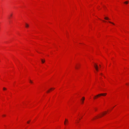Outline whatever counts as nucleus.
Instances as JSON below:
<instances>
[{
  "mask_svg": "<svg viewBox=\"0 0 129 129\" xmlns=\"http://www.w3.org/2000/svg\"><path fill=\"white\" fill-rule=\"evenodd\" d=\"M109 111L110 110H108L107 111H105L102 113L100 114L99 115H98V116H95L93 119H96L102 117L106 114L107 113V112H109Z\"/></svg>",
  "mask_w": 129,
  "mask_h": 129,
  "instance_id": "nucleus-1",
  "label": "nucleus"
},
{
  "mask_svg": "<svg viewBox=\"0 0 129 129\" xmlns=\"http://www.w3.org/2000/svg\"><path fill=\"white\" fill-rule=\"evenodd\" d=\"M126 85H128V84H127V83H126Z\"/></svg>",
  "mask_w": 129,
  "mask_h": 129,
  "instance_id": "nucleus-20",
  "label": "nucleus"
},
{
  "mask_svg": "<svg viewBox=\"0 0 129 129\" xmlns=\"http://www.w3.org/2000/svg\"><path fill=\"white\" fill-rule=\"evenodd\" d=\"M108 22H109L110 23H111V24H112L113 25H115V24H114V23L113 22H111V21H109Z\"/></svg>",
  "mask_w": 129,
  "mask_h": 129,
  "instance_id": "nucleus-12",
  "label": "nucleus"
},
{
  "mask_svg": "<svg viewBox=\"0 0 129 129\" xmlns=\"http://www.w3.org/2000/svg\"><path fill=\"white\" fill-rule=\"evenodd\" d=\"M94 67L96 70V71L98 72L99 71V69L100 68V65L98 67V66L95 63H94Z\"/></svg>",
  "mask_w": 129,
  "mask_h": 129,
  "instance_id": "nucleus-3",
  "label": "nucleus"
},
{
  "mask_svg": "<svg viewBox=\"0 0 129 129\" xmlns=\"http://www.w3.org/2000/svg\"><path fill=\"white\" fill-rule=\"evenodd\" d=\"M54 89V88H52L50 89L49 90H48L47 91V93H49L50 92L52 91Z\"/></svg>",
  "mask_w": 129,
  "mask_h": 129,
  "instance_id": "nucleus-6",
  "label": "nucleus"
},
{
  "mask_svg": "<svg viewBox=\"0 0 129 129\" xmlns=\"http://www.w3.org/2000/svg\"><path fill=\"white\" fill-rule=\"evenodd\" d=\"M76 69H77V67H76Z\"/></svg>",
  "mask_w": 129,
  "mask_h": 129,
  "instance_id": "nucleus-26",
  "label": "nucleus"
},
{
  "mask_svg": "<svg viewBox=\"0 0 129 129\" xmlns=\"http://www.w3.org/2000/svg\"><path fill=\"white\" fill-rule=\"evenodd\" d=\"M114 108V107H113L112 108V109H113Z\"/></svg>",
  "mask_w": 129,
  "mask_h": 129,
  "instance_id": "nucleus-25",
  "label": "nucleus"
},
{
  "mask_svg": "<svg viewBox=\"0 0 129 129\" xmlns=\"http://www.w3.org/2000/svg\"><path fill=\"white\" fill-rule=\"evenodd\" d=\"M114 108V107H113L112 108V109H113Z\"/></svg>",
  "mask_w": 129,
  "mask_h": 129,
  "instance_id": "nucleus-24",
  "label": "nucleus"
},
{
  "mask_svg": "<svg viewBox=\"0 0 129 129\" xmlns=\"http://www.w3.org/2000/svg\"><path fill=\"white\" fill-rule=\"evenodd\" d=\"M68 123V121L67 119H66L64 122V124L65 125H67Z\"/></svg>",
  "mask_w": 129,
  "mask_h": 129,
  "instance_id": "nucleus-5",
  "label": "nucleus"
},
{
  "mask_svg": "<svg viewBox=\"0 0 129 129\" xmlns=\"http://www.w3.org/2000/svg\"><path fill=\"white\" fill-rule=\"evenodd\" d=\"M80 119H81L80 118H79L77 120H76L75 121V124H77V123H79V120Z\"/></svg>",
  "mask_w": 129,
  "mask_h": 129,
  "instance_id": "nucleus-8",
  "label": "nucleus"
},
{
  "mask_svg": "<svg viewBox=\"0 0 129 129\" xmlns=\"http://www.w3.org/2000/svg\"><path fill=\"white\" fill-rule=\"evenodd\" d=\"M128 1H127L124 2V3L125 4H127L128 3Z\"/></svg>",
  "mask_w": 129,
  "mask_h": 129,
  "instance_id": "nucleus-11",
  "label": "nucleus"
},
{
  "mask_svg": "<svg viewBox=\"0 0 129 129\" xmlns=\"http://www.w3.org/2000/svg\"><path fill=\"white\" fill-rule=\"evenodd\" d=\"M6 90V88L5 87H4L3 88V90L4 91Z\"/></svg>",
  "mask_w": 129,
  "mask_h": 129,
  "instance_id": "nucleus-15",
  "label": "nucleus"
},
{
  "mask_svg": "<svg viewBox=\"0 0 129 129\" xmlns=\"http://www.w3.org/2000/svg\"><path fill=\"white\" fill-rule=\"evenodd\" d=\"M112 109H112L111 110H112Z\"/></svg>",
  "mask_w": 129,
  "mask_h": 129,
  "instance_id": "nucleus-27",
  "label": "nucleus"
},
{
  "mask_svg": "<svg viewBox=\"0 0 129 129\" xmlns=\"http://www.w3.org/2000/svg\"><path fill=\"white\" fill-rule=\"evenodd\" d=\"M114 108V107H113L112 108V109H113Z\"/></svg>",
  "mask_w": 129,
  "mask_h": 129,
  "instance_id": "nucleus-21",
  "label": "nucleus"
},
{
  "mask_svg": "<svg viewBox=\"0 0 129 129\" xmlns=\"http://www.w3.org/2000/svg\"><path fill=\"white\" fill-rule=\"evenodd\" d=\"M114 108V107H113L112 108V109H113Z\"/></svg>",
  "mask_w": 129,
  "mask_h": 129,
  "instance_id": "nucleus-23",
  "label": "nucleus"
},
{
  "mask_svg": "<svg viewBox=\"0 0 129 129\" xmlns=\"http://www.w3.org/2000/svg\"><path fill=\"white\" fill-rule=\"evenodd\" d=\"M25 27L26 28H28L29 27V25L27 23H26L25 24Z\"/></svg>",
  "mask_w": 129,
  "mask_h": 129,
  "instance_id": "nucleus-9",
  "label": "nucleus"
},
{
  "mask_svg": "<svg viewBox=\"0 0 129 129\" xmlns=\"http://www.w3.org/2000/svg\"><path fill=\"white\" fill-rule=\"evenodd\" d=\"M29 83L31 84H32L33 83V81L31 80H29Z\"/></svg>",
  "mask_w": 129,
  "mask_h": 129,
  "instance_id": "nucleus-14",
  "label": "nucleus"
},
{
  "mask_svg": "<svg viewBox=\"0 0 129 129\" xmlns=\"http://www.w3.org/2000/svg\"><path fill=\"white\" fill-rule=\"evenodd\" d=\"M100 78H101V76H103V75L102 74V73H101V74L100 75Z\"/></svg>",
  "mask_w": 129,
  "mask_h": 129,
  "instance_id": "nucleus-16",
  "label": "nucleus"
},
{
  "mask_svg": "<svg viewBox=\"0 0 129 129\" xmlns=\"http://www.w3.org/2000/svg\"><path fill=\"white\" fill-rule=\"evenodd\" d=\"M41 61L43 63H44L45 62V60L43 59H42Z\"/></svg>",
  "mask_w": 129,
  "mask_h": 129,
  "instance_id": "nucleus-13",
  "label": "nucleus"
},
{
  "mask_svg": "<svg viewBox=\"0 0 129 129\" xmlns=\"http://www.w3.org/2000/svg\"><path fill=\"white\" fill-rule=\"evenodd\" d=\"M114 108V107H113L112 108V109H113Z\"/></svg>",
  "mask_w": 129,
  "mask_h": 129,
  "instance_id": "nucleus-22",
  "label": "nucleus"
},
{
  "mask_svg": "<svg viewBox=\"0 0 129 129\" xmlns=\"http://www.w3.org/2000/svg\"><path fill=\"white\" fill-rule=\"evenodd\" d=\"M107 95L106 93H102L96 95L93 98V99L95 100L97 99L98 98L100 97L101 96H105Z\"/></svg>",
  "mask_w": 129,
  "mask_h": 129,
  "instance_id": "nucleus-2",
  "label": "nucleus"
},
{
  "mask_svg": "<svg viewBox=\"0 0 129 129\" xmlns=\"http://www.w3.org/2000/svg\"><path fill=\"white\" fill-rule=\"evenodd\" d=\"M85 100V98L84 97H83L81 99L80 101V103L81 104H83L84 103V101Z\"/></svg>",
  "mask_w": 129,
  "mask_h": 129,
  "instance_id": "nucleus-4",
  "label": "nucleus"
},
{
  "mask_svg": "<svg viewBox=\"0 0 129 129\" xmlns=\"http://www.w3.org/2000/svg\"><path fill=\"white\" fill-rule=\"evenodd\" d=\"M13 15V13H12L10 14L9 16V18L10 19L12 18Z\"/></svg>",
  "mask_w": 129,
  "mask_h": 129,
  "instance_id": "nucleus-7",
  "label": "nucleus"
},
{
  "mask_svg": "<svg viewBox=\"0 0 129 129\" xmlns=\"http://www.w3.org/2000/svg\"><path fill=\"white\" fill-rule=\"evenodd\" d=\"M102 21H103V22H107V21H105V20H102Z\"/></svg>",
  "mask_w": 129,
  "mask_h": 129,
  "instance_id": "nucleus-18",
  "label": "nucleus"
},
{
  "mask_svg": "<svg viewBox=\"0 0 129 129\" xmlns=\"http://www.w3.org/2000/svg\"><path fill=\"white\" fill-rule=\"evenodd\" d=\"M104 19L107 20H110V19L107 17H105L104 18Z\"/></svg>",
  "mask_w": 129,
  "mask_h": 129,
  "instance_id": "nucleus-10",
  "label": "nucleus"
},
{
  "mask_svg": "<svg viewBox=\"0 0 129 129\" xmlns=\"http://www.w3.org/2000/svg\"><path fill=\"white\" fill-rule=\"evenodd\" d=\"M6 116V115H2V116L3 117H5Z\"/></svg>",
  "mask_w": 129,
  "mask_h": 129,
  "instance_id": "nucleus-17",
  "label": "nucleus"
},
{
  "mask_svg": "<svg viewBox=\"0 0 129 129\" xmlns=\"http://www.w3.org/2000/svg\"><path fill=\"white\" fill-rule=\"evenodd\" d=\"M30 122V121H28L27 122V123H28V124H29V123Z\"/></svg>",
  "mask_w": 129,
  "mask_h": 129,
  "instance_id": "nucleus-19",
  "label": "nucleus"
}]
</instances>
